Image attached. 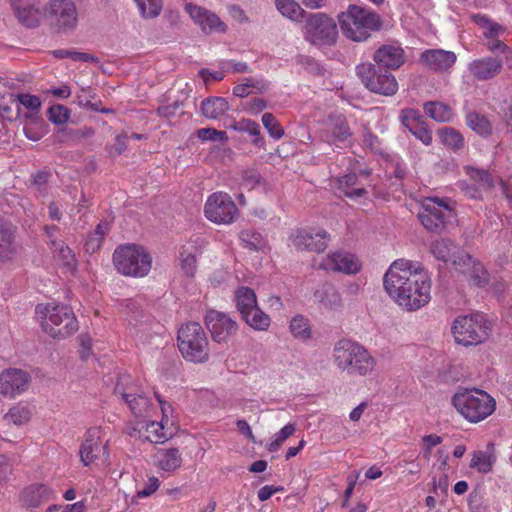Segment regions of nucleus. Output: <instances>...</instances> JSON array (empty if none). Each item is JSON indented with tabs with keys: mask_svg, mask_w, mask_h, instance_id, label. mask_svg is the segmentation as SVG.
I'll list each match as a JSON object with an SVG mask.
<instances>
[{
	"mask_svg": "<svg viewBox=\"0 0 512 512\" xmlns=\"http://www.w3.org/2000/svg\"><path fill=\"white\" fill-rule=\"evenodd\" d=\"M387 294L404 310L416 311L431 300V280L426 271L409 260H395L385 273Z\"/></svg>",
	"mask_w": 512,
	"mask_h": 512,
	"instance_id": "nucleus-1",
	"label": "nucleus"
},
{
	"mask_svg": "<svg viewBox=\"0 0 512 512\" xmlns=\"http://www.w3.org/2000/svg\"><path fill=\"white\" fill-rule=\"evenodd\" d=\"M334 364L349 375L367 376L376 366L375 358L361 344L349 340H339L333 349Z\"/></svg>",
	"mask_w": 512,
	"mask_h": 512,
	"instance_id": "nucleus-2",
	"label": "nucleus"
},
{
	"mask_svg": "<svg viewBox=\"0 0 512 512\" xmlns=\"http://www.w3.org/2000/svg\"><path fill=\"white\" fill-rule=\"evenodd\" d=\"M342 33L350 40L363 42L371 36V32L380 30V16L360 6L351 4L347 10L338 15Z\"/></svg>",
	"mask_w": 512,
	"mask_h": 512,
	"instance_id": "nucleus-3",
	"label": "nucleus"
},
{
	"mask_svg": "<svg viewBox=\"0 0 512 512\" xmlns=\"http://www.w3.org/2000/svg\"><path fill=\"white\" fill-rule=\"evenodd\" d=\"M452 404L468 421L478 423L490 416L496 408V402L487 392L479 389L458 391L452 398Z\"/></svg>",
	"mask_w": 512,
	"mask_h": 512,
	"instance_id": "nucleus-4",
	"label": "nucleus"
},
{
	"mask_svg": "<svg viewBox=\"0 0 512 512\" xmlns=\"http://www.w3.org/2000/svg\"><path fill=\"white\" fill-rule=\"evenodd\" d=\"M113 264L116 270L130 277H144L151 270L152 258L146 249L137 244H125L115 249Z\"/></svg>",
	"mask_w": 512,
	"mask_h": 512,
	"instance_id": "nucleus-5",
	"label": "nucleus"
},
{
	"mask_svg": "<svg viewBox=\"0 0 512 512\" xmlns=\"http://www.w3.org/2000/svg\"><path fill=\"white\" fill-rule=\"evenodd\" d=\"M178 348L182 357L193 363H204L209 358V342L203 327L188 322L178 331Z\"/></svg>",
	"mask_w": 512,
	"mask_h": 512,
	"instance_id": "nucleus-6",
	"label": "nucleus"
},
{
	"mask_svg": "<svg viewBox=\"0 0 512 512\" xmlns=\"http://www.w3.org/2000/svg\"><path fill=\"white\" fill-rule=\"evenodd\" d=\"M303 38L315 46H332L338 38L337 24L326 13H308L302 27Z\"/></svg>",
	"mask_w": 512,
	"mask_h": 512,
	"instance_id": "nucleus-7",
	"label": "nucleus"
},
{
	"mask_svg": "<svg viewBox=\"0 0 512 512\" xmlns=\"http://www.w3.org/2000/svg\"><path fill=\"white\" fill-rule=\"evenodd\" d=\"M457 343L464 346L478 345L488 339L491 323L482 313L457 317L452 326Z\"/></svg>",
	"mask_w": 512,
	"mask_h": 512,
	"instance_id": "nucleus-8",
	"label": "nucleus"
},
{
	"mask_svg": "<svg viewBox=\"0 0 512 512\" xmlns=\"http://www.w3.org/2000/svg\"><path fill=\"white\" fill-rule=\"evenodd\" d=\"M356 74L363 85L371 92L384 96H393L398 91L395 76L387 69L383 70L373 63L366 62L356 66Z\"/></svg>",
	"mask_w": 512,
	"mask_h": 512,
	"instance_id": "nucleus-9",
	"label": "nucleus"
},
{
	"mask_svg": "<svg viewBox=\"0 0 512 512\" xmlns=\"http://www.w3.org/2000/svg\"><path fill=\"white\" fill-rule=\"evenodd\" d=\"M41 326L53 338H66L78 330L74 313L65 305H47Z\"/></svg>",
	"mask_w": 512,
	"mask_h": 512,
	"instance_id": "nucleus-10",
	"label": "nucleus"
},
{
	"mask_svg": "<svg viewBox=\"0 0 512 512\" xmlns=\"http://www.w3.org/2000/svg\"><path fill=\"white\" fill-rule=\"evenodd\" d=\"M44 17L59 33L74 31L78 25V10L73 0H50Z\"/></svg>",
	"mask_w": 512,
	"mask_h": 512,
	"instance_id": "nucleus-11",
	"label": "nucleus"
},
{
	"mask_svg": "<svg viewBox=\"0 0 512 512\" xmlns=\"http://www.w3.org/2000/svg\"><path fill=\"white\" fill-rule=\"evenodd\" d=\"M454 217L452 209L443 200L426 198L421 205L418 218L426 230L443 232Z\"/></svg>",
	"mask_w": 512,
	"mask_h": 512,
	"instance_id": "nucleus-12",
	"label": "nucleus"
},
{
	"mask_svg": "<svg viewBox=\"0 0 512 512\" xmlns=\"http://www.w3.org/2000/svg\"><path fill=\"white\" fill-rule=\"evenodd\" d=\"M204 213L207 219L217 224H230L239 215L231 196L223 192L213 193L208 197Z\"/></svg>",
	"mask_w": 512,
	"mask_h": 512,
	"instance_id": "nucleus-13",
	"label": "nucleus"
},
{
	"mask_svg": "<svg viewBox=\"0 0 512 512\" xmlns=\"http://www.w3.org/2000/svg\"><path fill=\"white\" fill-rule=\"evenodd\" d=\"M116 395H120L122 400L130 408L136 417H146L149 414L151 402L139 392L138 387L130 381L129 376L119 379L114 390Z\"/></svg>",
	"mask_w": 512,
	"mask_h": 512,
	"instance_id": "nucleus-14",
	"label": "nucleus"
},
{
	"mask_svg": "<svg viewBox=\"0 0 512 512\" xmlns=\"http://www.w3.org/2000/svg\"><path fill=\"white\" fill-rule=\"evenodd\" d=\"M322 137L329 145H335L336 147L352 145L353 132L346 116L336 113L330 114Z\"/></svg>",
	"mask_w": 512,
	"mask_h": 512,
	"instance_id": "nucleus-15",
	"label": "nucleus"
},
{
	"mask_svg": "<svg viewBox=\"0 0 512 512\" xmlns=\"http://www.w3.org/2000/svg\"><path fill=\"white\" fill-rule=\"evenodd\" d=\"M453 267L464 274L471 285L485 287L489 284L490 274L488 270L480 261L474 259L468 253H460L453 260Z\"/></svg>",
	"mask_w": 512,
	"mask_h": 512,
	"instance_id": "nucleus-16",
	"label": "nucleus"
},
{
	"mask_svg": "<svg viewBox=\"0 0 512 512\" xmlns=\"http://www.w3.org/2000/svg\"><path fill=\"white\" fill-rule=\"evenodd\" d=\"M205 323L213 340L219 343L226 341L238 329L236 321L227 314L216 310H211L206 314Z\"/></svg>",
	"mask_w": 512,
	"mask_h": 512,
	"instance_id": "nucleus-17",
	"label": "nucleus"
},
{
	"mask_svg": "<svg viewBox=\"0 0 512 512\" xmlns=\"http://www.w3.org/2000/svg\"><path fill=\"white\" fill-rule=\"evenodd\" d=\"M290 239L297 250L320 253L327 248L330 236L325 230L312 233L310 230L297 229Z\"/></svg>",
	"mask_w": 512,
	"mask_h": 512,
	"instance_id": "nucleus-18",
	"label": "nucleus"
},
{
	"mask_svg": "<svg viewBox=\"0 0 512 512\" xmlns=\"http://www.w3.org/2000/svg\"><path fill=\"white\" fill-rule=\"evenodd\" d=\"M185 11L205 34L212 32L225 33L227 31V25L215 13L204 7L187 3Z\"/></svg>",
	"mask_w": 512,
	"mask_h": 512,
	"instance_id": "nucleus-19",
	"label": "nucleus"
},
{
	"mask_svg": "<svg viewBox=\"0 0 512 512\" xmlns=\"http://www.w3.org/2000/svg\"><path fill=\"white\" fill-rule=\"evenodd\" d=\"M375 65L387 70H397L406 61V54L402 46L397 42L381 45L373 54Z\"/></svg>",
	"mask_w": 512,
	"mask_h": 512,
	"instance_id": "nucleus-20",
	"label": "nucleus"
},
{
	"mask_svg": "<svg viewBox=\"0 0 512 512\" xmlns=\"http://www.w3.org/2000/svg\"><path fill=\"white\" fill-rule=\"evenodd\" d=\"M29 381V374L21 369L3 370L0 373V393L4 396L14 397L27 389Z\"/></svg>",
	"mask_w": 512,
	"mask_h": 512,
	"instance_id": "nucleus-21",
	"label": "nucleus"
},
{
	"mask_svg": "<svg viewBox=\"0 0 512 512\" xmlns=\"http://www.w3.org/2000/svg\"><path fill=\"white\" fill-rule=\"evenodd\" d=\"M321 268L344 274H356L361 269L360 260L352 253L337 251L329 254L321 263Z\"/></svg>",
	"mask_w": 512,
	"mask_h": 512,
	"instance_id": "nucleus-22",
	"label": "nucleus"
},
{
	"mask_svg": "<svg viewBox=\"0 0 512 512\" xmlns=\"http://www.w3.org/2000/svg\"><path fill=\"white\" fill-rule=\"evenodd\" d=\"M456 54L443 49H428L420 54L419 62L435 72L448 71L456 62Z\"/></svg>",
	"mask_w": 512,
	"mask_h": 512,
	"instance_id": "nucleus-23",
	"label": "nucleus"
},
{
	"mask_svg": "<svg viewBox=\"0 0 512 512\" xmlns=\"http://www.w3.org/2000/svg\"><path fill=\"white\" fill-rule=\"evenodd\" d=\"M55 497L54 491L45 484H32L24 488L20 494L22 506L36 509Z\"/></svg>",
	"mask_w": 512,
	"mask_h": 512,
	"instance_id": "nucleus-24",
	"label": "nucleus"
},
{
	"mask_svg": "<svg viewBox=\"0 0 512 512\" xmlns=\"http://www.w3.org/2000/svg\"><path fill=\"white\" fill-rule=\"evenodd\" d=\"M503 61L497 57L477 59L469 64V72L477 80H489L497 76L502 69Z\"/></svg>",
	"mask_w": 512,
	"mask_h": 512,
	"instance_id": "nucleus-25",
	"label": "nucleus"
},
{
	"mask_svg": "<svg viewBox=\"0 0 512 512\" xmlns=\"http://www.w3.org/2000/svg\"><path fill=\"white\" fill-rule=\"evenodd\" d=\"M402 124L423 144L430 145L432 142V134L420 121L418 113L413 109H404L401 111Z\"/></svg>",
	"mask_w": 512,
	"mask_h": 512,
	"instance_id": "nucleus-26",
	"label": "nucleus"
},
{
	"mask_svg": "<svg viewBox=\"0 0 512 512\" xmlns=\"http://www.w3.org/2000/svg\"><path fill=\"white\" fill-rule=\"evenodd\" d=\"M97 434V431L89 430L81 446L80 457L85 466L92 463L98 457L101 449H103V451L106 449V445L102 446L100 437Z\"/></svg>",
	"mask_w": 512,
	"mask_h": 512,
	"instance_id": "nucleus-27",
	"label": "nucleus"
},
{
	"mask_svg": "<svg viewBox=\"0 0 512 512\" xmlns=\"http://www.w3.org/2000/svg\"><path fill=\"white\" fill-rule=\"evenodd\" d=\"M430 251L438 260L446 264L451 263L452 265L453 260H455L460 253H466L448 239H437L433 241Z\"/></svg>",
	"mask_w": 512,
	"mask_h": 512,
	"instance_id": "nucleus-28",
	"label": "nucleus"
},
{
	"mask_svg": "<svg viewBox=\"0 0 512 512\" xmlns=\"http://www.w3.org/2000/svg\"><path fill=\"white\" fill-rule=\"evenodd\" d=\"M496 462L494 444L489 443L486 450L475 451L470 461V468L476 469L479 473L487 474L492 471Z\"/></svg>",
	"mask_w": 512,
	"mask_h": 512,
	"instance_id": "nucleus-29",
	"label": "nucleus"
},
{
	"mask_svg": "<svg viewBox=\"0 0 512 512\" xmlns=\"http://www.w3.org/2000/svg\"><path fill=\"white\" fill-rule=\"evenodd\" d=\"M182 456L177 448L160 449L156 453L157 467L166 472H174L182 464Z\"/></svg>",
	"mask_w": 512,
	"mask_h": 512,
	"instance_id": "nucleus-30",
	"label": "nucleus"
},
{
	"mask_svg": "<svg viewBox=\"0 0 512 512\" xmlns=\"http://www.w3.org/2000/svg\"><path fill=\"white\" fill-rule=\"evenodd\" d=\"M16 247L11 226L0 219V262H5L14 256Z\"/></svg>",
	"mask_w": 512,
	"mask_h": 512,
	"instance_id": "nucleus-31",
	"label": "nucleus"
},
{
	"mask_svg": "<svg viewBox=\"0 0 512 512\" xmlns=\"http://www.w3.org/2000/svg\"><path fill=\"white\" fill-rule=\"evenodd\" d=\"M276 10L292 22H301L307 16V12L296 0H275Z\"/></svg>",
	"mask_w": 512,
	"mask_h": 512,
	"instance_id": "nucleus-32",
	"label": "nucleus"
},
{
	"mask_svg": "<svg viewBox=\"0 0 512 512\" xmlns=\"http://www.w3.org/2000/svg\"><path fill=\"white\" fill-rule=\"evenodd\" d=\"M21 1L22 0L11 3L14 8L16 17L24 26L29 28L36 27L39 23L38 9L29 3Z\"/></svg>",
	"mask_w": 512,
	"mask_h": 512,
	"instance_id": "nucleus-33",
	"label": "nucleus"
},
{
	"mask_svg": "<svg viewBox=\"0 0 512 512\" xmlns=\"http://www.w3.org/2000/svg\"><path fill=\"white\" fill-rule=\"evenodd\" d=\"M229 110V104L225 98L210 97L202 101V114L209 119H217Z\"/></svg>",
	"mask_w": 512,
	"mask_h": 512,
	"instance_id": "nucleus-34",
	"label": "nucleus"
},
{
	"mask_svg": "<svg viewBox=\"0 0 512 512\" xmlns=\"http://www.w3.org/2000/svg\"><path fill=\"white\" fill-rule=\"evenodd\" d=\"M357 181L358 176L355 173H349L338 177L336 179L337 189L350 199L361 198L367 194V190L364 188H353Z\"/></svg>",
	"mask_w": 512,
	"mask_h": 512,
	"instance_id": "nucleus-35",
	"label": "nucleus"
},
{
	"mask_svg": "<svg viewBox=\"0 0 512 512\" xmlns=\"http://www.w3.org/2000/svg\"><path fill=\"white\" fill-rule=\"evenodd\" d=\"M235 301L241 316L248 314L249 311L257 306V299L254 290L245 286L239 287L236 290Z\"/></svg>",
	"mask_w": 512,
	"mask_h": 512,
	"instance_id": "nucleus-36",
	"label": "nucleus"
},
{
	"mask_svg": "<svg viewBox=\"0 0 512 512\" xmlns=\"http://www.w3.org/2000/svg\"><path fill=\"white\" fill-rule=\"evenodd\" d=\"M51 249L55 258L61 262L62 265L73 270L76 266V258L72 250L65 245L62 241L51 240Z\"/></svg>",
	"mask_w": 512,
	"mask_h": 512,
	"instance_id": "nucleus-37",
	"label": "nucleus"
},
{
	"mask_svg": "<svg viewBox=\"0 0 512 512\" xmlns=\"http://www.w3.org/2000/svg\"><path fill=\"white\" fill-rule=\"evenodd\" d=\"M241 317L254 330L265 331L270 326V317L258 305Z\"/></svg>",
	"mask_w": 512,
	"mask_h": 512,
	"instance_id": "nucleus-38",
	"label": "nucleus"
},
{
	"mask_svg": "<svg viewBox=\"0 0 512 512\" xmlns=\"http://www.w3.org/2000/svg\"><path fill=\"white\" fill-rule=\"evenodd\" d=\"M426 115L437 122H448L452 118V109L441 102H427L424 104Z\"/></svg>",
	"mask_w": 512,
	"mask_h": 512,
	"instance_id": "nucleus-39",
	"label": "nucleus"
},
{
	"mask_svg": "<svg viewBox=\"0 0 512 512\" xmlns=\"http://www.w3.org/2000/svg\"><path fill=\"white\" fill-rule=\"evenodd\" d=\"M196 250L195 246H183L180 251L181 269L189 277H193L197 269Z\"/></svg>",
	"mask_w": 512,
	"mask_h": 512,
	"instance_id": "nucleus-40",
	"label": "nucleus"
},
{
	"mask_svg": "<svg viewBox=\"0 0 512 512\" xmlns=\"http://www.w3.org/2000/svg\"><path fill=\"white\" fill-rule=\"evenodd\" d=\"M95 133L94 129L91 127H81V128H68L64 127L59 130V134L62 142H78L81 139L89 138L93 136Z\"/></svg>",
	"mask_w": 512,
	"mask_h": 512,
	"instance_id": "nucleus-41",
	"label": "nucleus"
},
{
	"mask_svg": "<svg viewBox=\"0 0 512 512\" xmlns=\"http://www.w3.org/2000/svg\"><path fill=\"white\" fill-rule=\"evenodd\" d=\"M290 331L294 337L308 340L311 337L309 320L302 315H296L290 322Z\"/></svg>",
	"mask_w": 512,
	"mask_h": 512,
	"instance_id": "nucleus-42",
	"label": "nucleus"
},
{
	"mask_svg": "<svg viewBox=\"0 0 512 512\" xmlns=\"http://www.w3.org/2000/svg\"><path fill=\"white\" fill-rule=\"evenodd\" d=\"M439 136L445 146L455 151L460 150L464 145L463 136L454 128L446 127L439 130Z\"/></svg>",
	"mask_w": 512,
	"mask_h": 512,
	"instance_id": "nucleus-43",
	"label": "nucleus"
},
{
	"mask_svg": "<svg viewBox=\"0 0 512 512\" xmlns=\"http://www.w3.org/2000/svg\"><path fill=\"white\" fill-rule=\"evenodd\" d=\"M30 415L29 409L26 406L19 404L10 408L8 413L4 416V420L8 424L21 426L29 421Z\"/></svg>",
	"mask_w": 512,
	"mask_h": 512,
	"instance_id": "nucleus-44",
	"label": "nucleus"
},
{
	"mask_svg": "<svg viewBox=\"0 0 512 512\" xmlns=\"http://www.w3.org/2000/svg\"><path fill=\"white\" fill-rule=\"evenodd\" d=\"M467 125L480 135H489L491 133V125L489 121L476 112H470L466 116Z\"/></svg>",
	"mask_w": 512,
	"mask_h": 512,
	"instance_id": "nucleus-45",
	"label": "nucleus"
},
{
	"mask_svg": "<svg viewBox=\"0 0 512 512\" xmlns=\"http://www.w3.org/2000/svg\"><path fill=\"white\" fill-rule=\"evenodd\" d=\"M465 169L466 173L480 188L490 189L494 186L493 178L488 171L471 166H467Z\"/></svg>",
	"mask_w": 512,
	"mask_h": 512,
	"instance_id": "nucleus-46",
	"label": "nucleus"
},
{
	"mask_svg": "<svg viewBox=\"0 0 512 512\" xmlns=\"http://www.w3.org/2000/svg\"><path fill=\"white\" fill-rule=\"evenodd\" d=\"M296 431V426L293 423H288L279 432H277L271 442L267 444L269 452H276L282 446L286 439L292 436Z\"/></svg>",
	"mask_w": 512,
	"mask_h": 512,
	"instance_id": "nucleus-47",
	"label": "nucleus"
},
{
	"mask_svg": "<svg viewBox=\"0 0 512 512\" xmlns=\"http://www.w3.org/2000/svg\"><path fill=\"white\" fill-rule=\"evenodd\" d=\"M144 18H156L162 11V0H134Z\"/></svg>",
	"mask_w": 512,
	"mask_h": 512,
	"instance_id": "nucleus-48",
	"label": "nucleus"
},
{
	"mask_svg": "<svg viewBox=\"0 0 512 512\" xmlns=\"http://www.w3.org/2000/svg\"><path fill=\"white\" fill-rule=\"evenodd\" d=\"M321 303L330 309L339 308L342 306V298L340 293L331 285L324 288L320 296Z\"/></svg>",
	"mask_w": 512,
	"mask_h": 512,
	"instance_id": "nucleus-49",
	"label": "nucleus"
},
{
	"mask_svg": "<svg viewBox=\"0 0 512 512\" xmlns=\"http://www.w3.org/2000/svg\"><path fill=\"white\" fill-rule=\"evenodd\" d=\"M262 124L275 140H279L284 135L283 128L272 113L267 112L262 115Z\"/></svg>",
	"mask_w": 512,
	"mask_h": 512,
	"instance_id": "nucleus-50",
	"label": "nucleus"
},
{
	"mask_svg": "<svg viewBox=\"0 0 512 512\" xmlns=\"http://www.w3.org/2000/svg\"><path fill=\"white\" fill-rule=\"evenodd\" d=\"M47 117L54 124H64L70 117V111L64 105H52L47 111Z\"/></svg>",
	"mask_w": 512,
	"mask_h": 512,
	"instance_id": "nucleus-51",
	"label": "nucleus"
},
{
	"mask_svg": "<svg viewBox=\"0 0 512 512\" xmlns=\"http://www.w3.org/2000/svg\"><path fill=\"white\" fill-rule=\"evenodd\" d=\"M197 136L202 141H220L225 142L228 136L225 131L216 130L214 128H201L197 131Z\"/></svg>",
	"mask_w": 512,
	"mask_h": 512,
	"instance_id": "nucleus-52",
	"label": "nucleus"
},
{
	"mask_svg": "<svg viewBox=\"0 0 512 512\" xmlns=\"http://www.w3.org/2000/svg\"><path fill=\"white\" fill-rule=\"evenodd\" d=\"M163 424L157 422H150L147 424L146 431L148 432L147 438L151 442H164L167 439V436L163 432Z\"/></svg>",
	"mask_w": 512,
	"mask_h": 512,
	"instance_id": "nucleus-53",
	"label": "nucleus"
},
{
	"mask_svg": "<svg viewBox=\"0 0 512 512\" xmlns=\"http://www.w3.org/2000/svg\"><path fill=\"white\" fill-rule=\"evenodd\" d=\"M240 238L243 242L247 244V246L250 249H261L263 246V240L259 233L251 231V230H245L242 231L240 234Z\"/></svg>",
	"mask_w": 512,
	"mask_h": 512,
	"instance_id": "nucleus-54",
	"label": "nucleus"
},
{
	"mask_svg": "<svg viewBox=\"0 0 512 512\" xmlns=\"http://www.w3.org/2000/svg\"><path fill=\"white\" fill-rule=\"evenodd\" d=\"M261 175L257 170L248 169L243 172L241 186L251 190L261 183Z\"/></svg>",
	"mask_w": 512,
	"mask_h": 512,
	"instance_id": "nucleus-55",
	"label": "nucleus"
},
{
	"mask_svg": "<svg viewBox=\"0 0 512 512\" xmlns=\"http://www.w3.org/2000/svg\"><path fill=\"white\" fill-rule=\"evenodd\" d=\"M18 100L25 108L33 111L39 110L42 105L40 98L36 95L22 93L18 95Z\"/></svg>",
	"mask_w": 512,
	"mask_h": 512,
	"instance_id": "nucleus-56",
	"label": "nucleus"
},
{
	"mask_svg": "<svg viewBox=\"0 0 512 512\" xmlns=\"http://www.w3.org/2000/svg\"><path fill=\"white\" fill-rule=\"evenodd\" d=\"M244 130L247 131L250 135L255 136L253 143L258 147H263L264 139L260 134V126L258 123L247 120L244 122Z\"/></svg>",
	"mask_w": 512,
	"mask_h": 512,
	"instance_id": "nucleus-57",
	"label": "nucleus"
},
{
	"mask_svg": "<svg viewBox=\"0 0 512 512\" xmlns=\"http://www.w3.org/2000/svg\"><path fill=\"white\" fill-rule=\"evenodd\" d=\"M422 441L424 444L423 456L428 459L431 455L432 448L441 444L443 439L441 436H438L436 434H429V435H425L422 438Z\"/></svg>",
	"mask_w": 512,
	"mask_h": 512,
	"instance_id": "nucleus-58",
	"label": "nucleus"
},
{
	"mask_svg": "<svg viewBox=\"0 0 512 512\" xmlns=\"http://www.w3.org/2000/svg\"><path fill=\"white\" fill-rule=\"evenodd\" d=\"M102 241L103 239H101L99 236H96L94 232L90 233L85 242L86 252L92 254L98 251L102 245Z\"/></svg>",
	"mask_w": 512,
	"mask_h": 512,
	"instance_id": "nucleus-59",
	"label": "nucleus"
},
{
	"mask_svg": "<svg viewBox=\"0 0 512 512\" xmlns=\"http://www.w3.org/2000/svg\"><path fill=\"white\" fill-rule=\"evenodd\" d=\"M159 487V480L156 477L149 478L145 487L137 492L139 498H145L152 495Z\"/></svg>",
	"mask_w": 512,
	"mask_h": 512,
	"instance_id": "nucleus-60",
	"label": "nucleus"
},
{
	"mask_svg": "<svg viewBox=\"0 0 512 512\" xmlns=\"http://www.w3.org/2000/svg\"><path fill=\"white\" fill-rule=\"evenodd\" d=\"M486 47L492 53H505L509 49L508 46L497 37L487 39Z\"/></svg>",
	"mask_w": 512,
	"mask_h": 512,
	"instance_id": "nucleus-61",
	"label": "nucleus"
},
{
	"mask_svg": "<svg viewBox=\"0 0 512 512\" xmlns=\"http://www.w3.org/2000/svg\"><path fill=\"white\" fill-rule=\"evenodd\" d=\"M283 489L284 488L281 487V486L275 487V486L265 485V486H263L262 488L259 489V491H258V499L260 501H266L274 493L279 492V491H283Z\"/></svg>",
	"mask_w": 512,
	"mask_h": 512,
	"instance_id": "nucleus-62",
	"label": "nucleus"
},
{
	"mask_svg": "<svg viewBox=\"0 0 512 512\" xmlns=\"http://www.w3.org/2000/svg\"><path fill=\"white\" fill-rule=\"evenodd\" d=\"M229 13L236 19H238L241 23L250 22L249 17L246 15L245 11L238 5H230L228 7Z\"/></svg>",
	"mask_w": 512,
	"mask_h": 512,
	"instance_id": "nucleus-63",
	"label": "nucleus"
},
{
	"mask_svg": "<svg viewBox=\"0 0 512 512\" xmlns=\"http://www.w3.org/2000/svg\"><path fill=\"white\" fill-rule=\"evenodd\" d=\"M504 31L503 27L495 22H492L487 28L483 29V35L486 39L498 37Z\"/></svg>",
	"mask_w": 512,
	"mask_h": 512,
	"instance_id": "nucleus-64",
	"label": "nucleus"
}]
</instances>
